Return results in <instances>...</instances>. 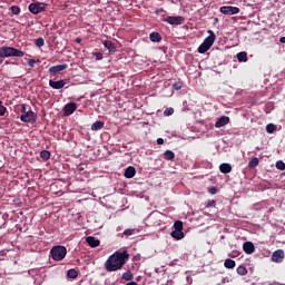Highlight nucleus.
Returning <instances> with one entry per match:
<instances>
[{
	"mask_svg": "<svg viewBox=\"0 0 285 285\" xmlns=\"http://www.w3.org/2000/svg\"><path fill=\"white\" fill-rule=\"evenodd\" d=\"M49 86L53 90H61V88H63V86H66V80H57V81L49 80Z\"/></svg>",
	"mask_w": 285,
	"mask_h": 285,
	"instance_id": "obj_12",
	"label": "nucleus"
},
{
	"mask_svg": "<svg viewBox=\"0 0 285 285\" xmlns=\"http://www.w3.org/2000/svg\"><path fill=\"white\" fill-rule=\"evenodd\" d=\"M275 130H277V126L273 125V124H268L266 126V131L269 134V135H273V132H275Z\"/></svg>",
	"mask_w": 285,
	"mask_h": 285,
	"instance_id": "obj_30",
	"label": "nucleus"
},
{
	"mask_svg": "<svg viewBox=\"0 0 285 285\" xmlns=\"http://www.w3.org/2000/svg\"><path fill=\"white\" fill-rule=\"evenodd\" d=\"M40 157H41V159H43V161H48V159H50V151H48V150H42V151L40 153Z\"/></svg>",
	"mask_w": 285,
	"mask_h": 285,
	"instance_id": "obj_31",
	"label": "nucleus"
},
{
	"mask_svg": "<svg viewBox=\"0 0 285 285\" xmlns=\"http://www.w3.org/2000/svg\"><path fill=\"white\" fill-rule=\"evenodd\" d=\"M149 39L153 41V43H159V41H161V35L154 31L149 35Z\"/></svg>",
	"mask_w": 285,
	"mask_h": 285,
	"instance_id": "obj_19",
	"label": "nucleus"
},
{
	"mask_svg": "<svg viewBox=\"0 0 285 285\" xmlns=\"http://www.w3.org/2000/svg\"><path fill=\"white\" fill-rule=\"evenodd\" d=\"M23 51L14 47H0V63H3V59H7L8 57H23Z\"/></svg>",
	"mask_w": 285,
	"mask_h": 285,
	"instance_id": "obj_2",
	"label": "nucleus"
},
{
	"mask_svg": "<svg viewBox=\"0 0 285 285\" xmlns=\"http://www.w3.org/2000/svg\"><path fill=\"white\" fill-rule=\"evenodd\" d=\"M243 250L246 255H253V253H255V245L252 242H245L243 244Z\"/></svg>",
	"mask_w": 285,
	"mask_h": 285,
	"instance_id": "obj_14",
	"label": "nucleus"
},
{
	"mask_svg": "<svg viewBox=\"0 0 285 285\" xmlns=\"http://www.w3.org/2000/svg\"><path fill=\"white\" fill-rule=\"evenodd\" d=\"M20 120L23 121V124H35V121H37V114L32 110L27 111L20 116Z\"/></svg>",
	"mask_w": 285,
	"mask_h": 285,
	"instance_id": "obj_5",
	"label": "nucleus"
},
{
	"mask_svg": "<svg viewBox=\"0 0 285 285\" xmlns=\"http://www.w3.org/2000/svg\"><path fill=\"white\" fill-rule=\"evenodd\" d=\"M272 262H275L276 264H282L284 262V250H275L272 255Z\"/></svg>",
	"mask_w": 285,
	"mask_h": 285,
	"instance_id": "obj_10",
	"label": "nucleus"
},
{
	"mask_svg": "<svg viewBox=\"0 0 285 285\" xmlns=\"http://www.w3.org/2000/svg\"><path fill=\"white\" fill-rule=\"evenodd\" d=\"M219 170L224 175H228V173H233V166H230V164H228V163H223L219 166Z\"/></svg>",
	"mask_w": 285,
	"mask_h": 285,
	"instance_id": "obj_17",
	"label": "nucleus"
},
{
	"mask_svg": "<svg viewBox=\"0 0 285 285\" xmlns=\"http://www.w3.org/2000/svg\"><path fill=\"white\" fill-rule=\"evenodd\" d=\"M104 128V121H96L91 125V130H101Z\"/></svg>",
	"mask_w": 285,
	"mask_h": 285,
	"instance_id": "obj_25",
	"label": "nucleus"
},
{
	"mask_svg": "<svg viewBox=\"0 0 285 285\" xmlns=\"http://www.w3.org/2000/svg\"><path fill=\"white\" fill-rule=\"evenodd\" d=\"M67 277H69V279H77V277H79V272H77L75 268H71L67 272Z\"/></svg>",
	"mask_w": 285,
	"mask_h": 285,
	"instance_id": "obj_21",
	"label": "nucleus"
},
{
	"mask_svg": "<svg viewBox=\"0 0 285 285\" xmlns=\"http://www.w3.org/2000/svg\"><path fill=\"white\" fill-rule=\"evenodd\" d=\"M8 109L6 108V106H0V117H3V115H6V111H7Z\"/></svg>",
	"mask_w": 285,
	"mask_h": 285,
	"instance_id": "obj_42",
	"label": "nucleus"
},
{
	"mask_svg": "<svg viewBox=\"0 0 285 285\" xmlns=\"http://www.w3.org/2000/svg\"><path fill=\"white\" fill-rule=\"evenodd\" d=\"M122 279H125V282H130L132 279V273L130 271L125 272L122 274Z\"/></svg>",
	"mask_w": 285,
	"mask_h": 285,
	"instance_id": "obj_33",
	"label": "nucleus"
},
{
	"mask_svg": "<svg viewBox=\"0 0 285 285\" xmlns=\"http://www.w3.org/2000/svg\"><path fill=\"white\" fill-rule=\"evenodd\" d=\"M281 43H285V37L279 38Z\"/></svg>",
	"mask_w": 285,
	"mask_h": 285,
	"instance_id": "obj_45",
	"label": "nucleus"
},
{
	"mask_svg": "<svg viewBox=\"0 0 285 285\" xmlns=\"http://www.w3.org/2000/svg\"><path fill=\"white\" fill-rule=\"evenodd\" d=\"M208 193L209 195H217V187L215 186L208 187Z\"/></svg>",
	"mask_w": 285,
	"mask_h": 285,
	"instance_id": "obj_39",
	"label": "nucleus"
},
{
	"mask_svg": "<svg viewBox=\"0 0 285 285\" xmlns=\"http://www.w3.org/2000/svg\"><path fill=\"white\" fill-rule=\"evenodd\" d=\"M125 285H137V283L136 282H130V283H127Z\"/></svg>",
	"mask_w": 285,
	"mask_h": 285,
	"instance_id": "obj_46",
	"label": "nucleus"
},
{
	"mask_svg": "<svg viewBox=\"0 0 285 285\" xmlns=\"http://www.w3.org/2000/svg\"><path fill=\"white\" fill-rule=\"evenodd\" d=\"M175 112V109L173 108H167L165 111H164V115L165 117H170V115H173Z\"/></svg>",
	"mask_w": 285,
	"mask_h": 285,
	"instance_id": "obj_38",
	"label": "nucleus"
},
{
	"mask_svg": "<svg viewBox=\"0 0 285 285\" xmlns=\"http://www.w3.org/2000/svg\"><path fill=\"white\" fill-rule=\"evenodd\" d=\"M94 55L96 56V61H101V59H104V53L101 52H95Z\"/></svg>",
	"mask_w": 285,
	"mask_h": 285,
	"instance_id": "obj_40",
	"label": "nucleus"
},
{
	"mask_svg": "<svg viewBox=\"0 0 285 285\" xmlns=\"http://www.w3.org/2000/svg\"><path fill=\"white\" fill-rule=\"evenodd\" d=\"M27 63H28V66H30V68H35V65L37 63V60H35V59H28V60H27Z\"/></svg>",
	"mask_w": 285,
	"mask_h": 285,
	"instance_id": "obj_41",
	"label": "nucleus"
},
{
	"mask_svg": "<svg viewBox=\"0 0 285 285\" xmlns=\"http://www.w3.org/2000/svg\"><path fill=\"white\" fill-rule=\"evenodd\" d=\"M163 155L164 159L167 161H173V159H175V153L173 150H166Z\"/></svg>",
	"mask_w": 285,
	"mask_h": 285,
	"instance_id": "obj_22",
	"label": "nucleus"
},
{
	"mask_svg": "<svg viewBox=\"0 0 285 285\" xmlns=\"http://www.w3.org/2000/svg\"><path fill=\"white\" fill-rule=\"evenodd\" d=\"M217 206L216 200H207L206 208H215Z\"/></svg>",
	"mask_w": 285,
	"mask_h": 285,
	"instance_id": "obj_37",
	"label": "nucleus"
},
{
	"mask_svg": "<svg viewBox=\"0 0 285 285\" xmlns=\"http://www.w3.org/2000/svg\"><path fill=\"white\" fill-rule=\"evenodd\" d=\"M276 168H277V170H285V163L282 160H278L276 163Z\"/></svg>",
	"mask_w": 285,
	"mask_h": 285,
	"instance_id": "obj_36",
	"label": "nucleus"
},
{
	"mask_svg": "<svg viewBox=\"0 0 285 285\" xmlns=\"http://www.w3.org/2000/svg\"><path fill=\"white\" fill-rule=\"evenodd\" d=\"M171 237H174V239H184V232H178V230H174L171 232Z\"/></svg>",
	"mask_w": 285,
	"mask_h": 285,
	"instance_id": "obj_27",
	"label": "nucleus"
},
{
	"mask_svg": "<svg viewBox=\"0 0 285 285\" xmlns=\"http://www.w3.org/2000/svg\"><path fill=\"white\" fill-rule=\"evenodd\" d=\"M236 273H237L238 275H242V276L248 275V269H246L245 266L239 265V266L237 267V269H236Z\"/></svg>",
	"mask_w": 285,
	"mask_h": 285,
	"instance_id": "obj_26",
	"label": "nucleus"
},
{
	"mask_svg": "<svg viewBox=\"0 0 285 285\" xmlns=\"http://www.w3.org/2000/svg\"><path fill=\"white\" fill-rule=\"evenodd\" d=\"M157 144H158V146H161L164 144V138H158Z\"/></svg>",
	"mask_w": 285,
	"mask_h": 285,
	"instance_id": "obj_44",
	"label": "nucleus"
},
{
	"mask_svg": "<svg viewBox=\"0 0 285 285\" xmlns=\"http://www.w3.org/2000/svg\"><path fill=\"white\" fill-rule=\"evenodd\" d=\"M29 12H31V14H40V12H46V3H30Z\"/></svg>",
	"mask_w": 285,
	"mask_h": 285,
	"instance_id": "obj_6",
	"label": "nucleus"
},
{
	"mask_svg": "<svg viewBox=\"0 0 285 285\" xmlns=\"http://www.w3.org/2000/svg\"><path fill=\"white\" fill-rule=\"evenodd\" d=\"M10 10H11V13L14 16L21 14V8H19V6H11Z\"/></svg>",
	"mask_w": 285,
	"mask_h": 285,
	"instance_id": "obj_32",
	"label": "nucleus"
},
{
	"mask_svg": "<svg viewBox=\"0 0 285 285\" xmlns=\"http://www.w3.org/2000/svg\"><path fill=\"white\" fill-rule=\"evenodd\" d=\"M219 12H222V14H239V8L238 7H220L219 8Z\"/></svg>",
	"mask_w": 285,
	"mask_h": 285,
	"instance_id": "obj_8",
	"label": "nucleus"
},
{
	"mask_svg": "<svg viewBox=\"0 0 285 285\" xmlns=\"http://www.w3.org/2000/svg\"><path fill=\"white\" fill-rule=\"evenodd\" d=\"M257 166H259V158H252L248 163V168H257Z\"/></svg>",
	"mask_w": 285,
	"mask_h": 285,
	"instance_id": "obj_23",
	"label": "nucleus"
},
{
	"mask_svg": "<svg viewBox=\"0 0 285 285\" xmlns=\"http://www.w3.org/2000/svg\"><path fill=\"white\" fill-rule=\"evenodd\" d=\"M26 110H28V106L26 104H22L21 105V112H22V115H26V112H28Z\"/></svg>",
	"mask_w": 285,
	"mask_h": 285,
	"instance_id": "obj_43",
	"label": "nucleus"
},
{
	"mask_svg": "<svg viewBox=\"0 0 285 285\" xmlns=\"http://www.w3.org/2000/svg\"><path fill=\"white\" fill-rule=\"evenodd\" d=\"M35 45L37 48H43V46H46V40H43V38H37Z\"/></svg>",
	"mask_w": 285,
	"mask_h": 285,
	"instance_id": "obj_29",
	"label": "nucleus"
},
{
	"mask_svg": "<svg viewBox=\"0 0 285 285\" xmlns=\"http://www.w3.org/2000/svg\"><path fill=\"white\" fill-rule=\"evenodd\" d=\"M135 175H137V169H135L134 166H129L126 168V170H125L126 179H132V177H135Z\"/></svg>",
	"mask_w": 285,
	"mask_h": 285,
	"instance_id": "obj_16",
	"label": "nucleus"
},
{
	"mask_svg": "<svg viewBox=\"0 0 285 285\" xmlns=\"http://www.w3.org/2000/svg\"><path fill=\"white\" fill-rule=\"evenodd\" d=\"M230 122V118L228 116H222L216 122L215 128H224L227 124Z\"/></svg>",
	"mask_w": 285,
	"mask_h": 285,
	"instance_id": "obj_13",
	"label": "nucleus"
},
{
	"mask_svg": "<svg viewBox=\"0 0 285 285\" xmlns=\"http://www.w3.org/2000/svg\"><path fill=\"white\" fill-rule=\"evenodd\" d=\"M174 90H181L184 88V82L178 81L173 85Z\"/></svg>",
	"mask_w": 285,
	"mask_h": 285,
	"instance_id": "obj_35",
	"label": "nucleus"
},
{
	"mask_svg": "<svg viewBox=\"0 0 285 285\" xmlns=\"http://www.w3.org/2000/svg\"><path fill=\"white\" fill-rule=\"evenodd\" d=\"M75 110H77V104L68 102L63 107V115H65V117H70V115H72L75 112Z\"/></svg>",
	"mask_w": 285,
	"mask_h": 285,
	"instance_id": "obj_9",
	"label": "nucleus"
},
{
	"mask_svg": "<svg viewBox=\"0 0 285 285\" xmlns=\"http://www.w3.org/2000/svg\"><path fill=\"white\" fill-rule=\"evenodd\" d=\"M135 233H139L138 229H125L124 230V235H126L127 237H130V235H135Z\"/></svg>",
	"mask_w": 285,
	"mask_h": 285,
	"instance_id": "obj_34",
	"label": "nucleus"
},
{
	"mask_svg": "<svg viewBox=\"0 0 285 285\" xmlns=\"http://www.w3.org/2000/svg\"><path fill=\"white\" fill-rule=\"evenodd\" d=\"M237 60L239 62L246 63V61H248V53H246V51L238 52L237 53Z\"/></svg>",
	"mask_w": 285,
	"mask_h": 285,
	"instance_id": "obj_20",
	"label": "nucleus"
},
{
	"mask_svg": "<svg viewBox=\"0 0 285 285\" xmlns=\"http://www.w3.org/2000/svg\"><path fill=\"white\" fill-rule=\"evenodd\" d=\"M86 242L91 248H97L101 244V240L95 238V236H88Z\"/></svg>",
	"mask_w": 285,
	"mask_h": 285,
	"instance_id": "obj_15",
	"label": "nucleus"
},
{
	"mask_svg": "<svg viewBox=\"0 0 285 285\" xmlns=\"http://www.w3.org/2000/svg\"><path fill=\"white\" fill-rule=\"evenodd\" d=\"M130 259L128 252H115L105 262V268L107 273H115L116 271H121L126 266V262Z\"/></svg>",
	"mask_w": 285,
	"mask_h": 285,
	"instance_id": "obj_1",
	"label": "nucleus"
},
{
	"mask_svg": "<svg viewBox=\"0 0 285 285\" xmlns=\"http://www.w3.org/2000/svg\"><path fill=\"white\" fill-rule=\"evenodd\" d=\"M104 46H105V48H107V50H109V52H111V53L117 52V47H115V43H112V41L105 40Z\"/></svg>",
	"mask_w": 285,
	"mask_h": 285,
	"instance_id": "obj_18",
	"label": "nucleus"
},
{
	"mask_svg": "<svg viewBox=\"0 0 285 285\" xmlns=\"http://www.w3.org/2000/svg\"><path fill=\"white\" fill-rule=\"evenodd\" d=\"M0 106H3V101L0 100Z\"/></svg>",
	"mask_w": 285,
	"mask_h": 285,
	"instance_id": "obj_48",
	"label": "nucleus"
},
{
	"mask_svg": "<svg viewBox=\"0 0 285 285\" xmlns=\"http://www.w3.org/2000/svg\"><path fill=\"white\" fill-rule=\"evenodd\" d=\"M165 21L170 26H181L186 19H184L181 16H169L165 19Z\"/></svg>",
	"mask_w": 285,
	"mask_h": 285,
	"instance_id": "obj_7",
	"label": "nucleus"
},
{
	"mask_svg": "<svg viewBox=\"0 0 285 285\" xmlns=\"http://www.w3.org/2000/svg\"><path fill=\"white\" fill-rule=\"evenodd\" d=\"M209 36L205 38L203 43L198 47L199 55H205V52H208L210 48H213V43H215V39H217V36H215V32L213 30L208 31Z\"/></svg>",
	"mask_w": 285,
	"mask_h": 285,
	"instance_id": "obj_3",
	"label": "nucleus"
},
{
	"mask_svg": "<svg viewBox=\"0 0 285 285\" xmlns=\"http://www.w3.org/2000/svg\"><path fill=\"white\" fill-rule=\"evenodd\" d=\"M175 230L183 232L184 230V223L181 220H176L174 223Z\"/></svg>",
	"mask_w": 285,
	"mask_h": 285,
	"instance_id": "obj_28",
	"label": "nucleus"
},
{
	"mask_svg": "<svg viewBox=\"0 0 285 285\" xmlns=\"http://www.w3.org/2000/svg\"><path fill=\"white\" fill-rule=\"evenodd\" d=\"M224 266H225V268H235L236 263L234 259L227 258L224 262Z\"/></svg>",
	"mask_w": 285,
	"mask_h": 285,
	"instance_id": "obj_24",
	"label": "nucleus"
},
{
	"mask_svg": "<svg viewBox=\"0 0 285 285\" xmlns=\"http://www.w3.org/2000/svg\"><path fill=\"white\" fill-rule=\"evenodd\" d=\"M68 69V63L56 65L49 68L50 75H57L59 72H63V70Z\"/></svg>",
	"mask_w": 285,
	"mask_h": 285,
	"instance_id": "obj_11",
	"label": "nucleus"
},
{
	"mask_svg": "<svg viewBox=\"0 0 285 285\" xmlns=\"http://www.w3.org/2000/svg\"><path fill=\"white\" fill-rule=\"evenodd\" d=\"M76 43H81V38H77Z\"/></svg>",
	"mask_w": 285,
	"mask_h": 285,
	"instance_id": "obj_47",
	"label": "nucleus"
},
{
	"mask_svg": "<svg viewBox=\"0 0 285 285\" xmlns=\"http://www.w3.org/2000/svg\"><path fill=\"white\" fill-rule=\"evenodd\" d=\"M50 255L55 262H61L68 255V249L65 246H53L50 250Z\"/></svg>",
	"mask_w": 285,
	"mask_h": 285,
	"instance_id": "obj_4",
	"label": "nucleus"
}]
</instances>
